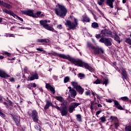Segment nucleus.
<instances>
[{"label":"nucleus","instance_id":"30","mask_svg":"<svg viewBox=\"0 0 131 131\" xmlns=\"http://www.w3.org/2000/svg\"><path fill=\"white\" fill-rule=\"evenodd\" d=\"M102 82V80L97 79L94 82V83L96 84H100Z\"/></svg>","mask_w":131,"mask_h":131},{"label":"nucleus","instance_id":"48","mask_svg":"<svg viewBox=\"0 0 131 131\" xmlns=\"http://www.w3.org/2000/svg\"><path fill=\"white\" fill-rule=\"evenodd\" d=\"M16 18H18L19 21H21V22H23V19L21 18L20 17L16 16Z\"/></svg>","mask_w":131,"mask_h":131},{"label":"nucleus","instance_id":"10","mask_svg":"<svg viewBox=\"0 0 131 131\" xmlns=\"http://www.w3.org/2000/svg\"><path fill=\"white\" fill-rule=\"evenodd\" d=\"M77 106H79V103H73L71 104V105L69 107V111L70 113H72L73 112V110L75 109L76 107H77Z\"/></svg>","mask_w":131,"mask_h":131},{"label":"nucleus","instance_id":"8","mask_svg":"<svg viewBox=\"0 0 131 131\" xmlns=\"http://www.w3.org/2000/svg\"><path fill=\"white\" fill-rule=\"evenodd\" d=\"M32 118L34 122L38 121V116L37 115V112L34 110L32 112Z\"/></svg>","mask_w":131,"mask_h":131},{"label":"nucleus","instance_id":"58","mask_svg":"<svg viewBox=\"0 0 131 131\" xmlns=\"http://www.w3.org/2000/svg\"><path fill=\"white\" fill-rule=\"evenodd\" d=\"M4 58H5V57H4L3 56L0 55L1 60H3V59H4Z\"/></svg>","mask_w":131,"mask_h":131},{"label":"nucleus","instance_id":"21","mask_svg":"<svg viewBox=\"0 0 131 131\" xmlns=\"http://www.w3.org/2000/svg\"><path fill=\"white\" fill-rule=\"evenodd\" d=\"M0 76L1 77H4V78H6V77H9V75L3 71H0Z\"/></svg>","mask_w":131,"mask_h":131},{"label":"nucleus","instance_id":"62","mask_svg":"<svg viewBox=\"0 0 131 131\" xmlns=\"http://www.w3.org/2000/svg\"><path fill=\"white\" fill-rule=\"evenodd\" d=\"M0 102H3V98L0 96Z\"/></svg>","mask_w":131,"mask_h":131},{"label":"nucleus","instance_id":"32","mask_svg":"<svg viewBox=\"0 0 131 131\" xmlns=\"http://www.w3.org/2000/svg\"><path fill=\"white\" fill-rule=\"evenodd\" d=\"M70 80V78H69V77H66L64 79V83H67V82H68V81H69Z\"/></svg>","mask_w":131,"mask_h":131},{"label":"nucleus","instance_id":"45","mask_svg":"<svg viewBox=\"0 0 131 131\" xmlns=\"http://www.w3.org/2000/svg\"><path fill=\"white\" fill-rule=\"evenodd\" d=\"M9 80L11 81V82H15V79L13 77H11L9 79Z\"/></svg>","mask_w":131,"mask_h":131},{"label":"nucleus","instance_id":"14","mask_svg":"<svg viewBox=\"0 0 131 131\" xmlns=\"http://www.w3.org/2000/svg\"><path fill=\"white\" fill-rule=\"evenodd\" d=\"M60 111L62 116H66L67 115V107L65 105L61 107Z\"/></svg>","mask_w":131,"mask_h":131},{"label":"nucleus","instance_id":"25","mask_svg":"<svg viewBox=\"0 0 131 131\" xmlns=\"http://www.w3.org/2000/svg\"><path fill=\"white\" fill-rule=\"evenodd\" d=\"M72 84L75 89H77L80 85L76 82H72Z\"/></svg>","mask_w":131,"mask_h":131},{"label":"nucleus","instance_id":"56","mask_svg":"<svg viewBox=\"0 0 131 131\" xmlns=\"http://www.w3.org/2000/svg\"><path fill=\"white\" fill-rule=\"evenodd\" d=\"M115 125L116 128H117L119 125L118 123H115Z\"/></svg>","mask_w":131,"mask_h":131},{"label":"nucleus","instance_id":"1","mask_svg":"<svg viewBox=\"0 0 131 131\" xmlns=\"http://www.w3.org/2000/svg\"><path fill=\"white\" fill-rule=\"evenodd\" d=\"M53 56H56V57H60V58H62V59H66V60H69L72 63H73L75 66H78V67H84L85 69H88L91 72H94V69H93L89 64L82 62V61L79 59H74L69 55H66L62 54H58L56 52H53L52 53Z\"/></svg>","mask_w":131,"mask_h":131},{"label":"nucleus","instance_id":"64","mask_svg":"<svg viewBox=\"0 0 131 131\" xmlns=\"http://www.w3.org/2000/svg\"><path fill=\"white\" fill-rule=\"evenodd\" d=\"M2 21H3V18L2 17H0V23L2 22Z\"/></svg>","mask_w":131,"mask_h":131},{"label":"nucleus","instance_id":"54","mask_svg":"<svg viewBox=\"0 0 131 131\" xmlns=\"http://www.w3.org/2000/svg\"><path fill=\"white\" fill-rule=\"evenodd\" d=\"M35 128L36 129H37V130H38V129H39V131H41V130H40V129L38 127V126H35Z\"/></svg>","mask_w":131,"mask_h":131},{"label":"nucleus","instance_id":"60","mask_svg":"<svg viewBox=\"0 0 131 131\" xmlns=\"http://www.w3.org/2000/svg\"><path fill=\"white\" fill-rule=\"evenodd\" d=\"M97 106H98V107H102V105H101L100 104H98V105H97Z\"/></svg>","mask_w":131,"mask_h":131},{"label":"nucleus","instance_id":"33","mask_svg":"<svg viewBox=\"0 0 131 131\" xmlns=\"http://www.w3.org/2000/svg\"><path fill=\"white\" fill-rule=\"evenodd\" d=\"M1 54H2L3 55H7L8 57H11V54L9 52H4L3 53Z\"/></svg>","mask_w":131,"mask_h":131},{"label":"nucleus","instance_id":"50","mask_svg":"<svg viewBox=\"0 0 131 131\" xmlns=\"http://www.w3.org/2000/svg\"><path fill=\"white\" fill-rule=\"evenodd\" d=\"M95 37L96 38H100L101 37V35L100 34H96L95 35Z\"/></svg>","mask_w":131,"mask_h":131},{"label":"nucleus","instance_id":"40","mask_svg":"<svg viewBox=\"0 0 131 131\" xmlns=\"http://www.w3.org/2000/svg\"><path fill=\"white\" fill-rule=\"evenodd\" d=\"M6 36H9V37H14L15 35L13 34H8L6 35Z\"/></svg>","mask_w":131,"mask_h":131},{"label":"nucleus","instance_id":"24","mask_svg":"<svg viewBox=\"0 0 131 131\" xmlns=\"http://www.w3.org/2000/svg\"><path fill=\"white\" fill-rule=\"evenodd\" d=\"M82 21L83 22H90V18L88 16H83Z\"/></svg>","mask_w":131,"mask_h":131},{"label":"nucleus","instance_id":"34","mask_svg":"<svg viewBox=\"0 0 131 131\" xmlns=\"http://www.w3.org/2000/svg\"><path fill=\"white\" fill-rule=\"evenodd\" d=\"M111 119L112 120V121H116V120H117V118H116V117H113L112 116L111 117Z\"/></svg>","mask_w":131,"mask_h":131},{"label":"nucleus","instance_id":"47","mask_svg":"<svg viewBox=\"0 0 131 131\" xmlns=\"http://www.w3.org/2000/svg\"><path fill=\"white\" fill-rule=\"evenodd\" d=\"M101 112H102V110H100L99 111H97L96 112V115H99Z\"/></svg>","mask_w":131,"mask_h":131},{"label":"nucleus","instance_id":"27","mask_svg":"<svg viewBox=\"0 0 131 131\" xmlns=\"http://www.w3.org/2000/svg\"><path fill=\"white\" fill-rule=\"evenodd\" d=\"M77 117V120L78 121H79L80 122H81V115L80 114L77 115H76Z\"/></svg>","mask_w":131,"mask_h":131},{"label":"nucleus","instance_id":"46","mask_svg":"<svg viewBox=\"0 0 131 131\" xmlns=\"http://www.w3.org/2000/svg\"><path fill=\"white\" fill-rule=\"evenodd\" d=\"M88 47H90V48H92V49H93V47H93V45H92L91 43H90V42H88Z\"/></svg>","mask_w":131,"mask_h":131},{"label":"nucleus","instance_id":"9","mask_svg":"<svg viewBox=\"0 0 131 131\" xmlns=\"http://www.w3.org/2000/svg\"><path fill=\"white\" fill-rule=\"evenodd\" d=\"M93 50H94V53L95 54V55L100 54V53H102V54L104 53V50L101 47H93Z\"/></svg>","mask_w":131,"mask_h":131},{"label":"nucleus","instance_id":"3","mask_svg":"<svg viewBox=\"0 0 131 131\" xmlns=\"http://www.w3.org/2000/svg\"><path fill=\"white\" fill-rule=\"evenodd\" d=\"M22 13L24 15H27L28 16H30L33 18H37L38 17H42V14H41V11L37 12L36 13L34 14L33 13V10H25L22 11Z\"/></svg>","mask_w":131,"mask_h":131},{"label":"nucleus","instance_id":"39","mask_svg":"<svg viewBox=\"0 0 131 131\" xmlns=\"http://www.w3.org/2000/svg\"><path fill=\"white\" fill-rule=\"evenodd\" d=\"M37 51H39V52H44L46 53V51H44L42 48H36Z\"/></svg>","mask_w":131,"mask_h":131},{"label":"nucleus","instance_id":"52","mask_svg":"<svg viewBox=\"0 0 131 131\" xmlns=\"http://www.w3.org/2000/svg\"><path fill=\"white\" fill-rule=\"evenodd\" d=\"M106 101L107 102V103H112V100L111 99H106Z\"/></svg>","mask_w":131,"mask_h":131},{"label":"nucleus","instance_id":"38","mask_svg":"<svg viewBox=\"0 0 131 131\" xmlns=\"http://www.w3.org/2000/svg\"><path fill=\"white\" fill-rule=\"evenodd\" d=\"M125 130L126 131H131V126H127L125 127Z\"/></svg>","mask_w":131,"mask_h":131},{"label":"nucleus","instance_id":"4","mask_svg":"<svg viewBox=\"0 0 131 131\" xmlns=\"http://www.w3.org/2000/svg\"><path fill=\"white\" fill-rule=\"evenodd\" d=\"M39 23L42 27L45 28V29H47V30H50V31H52V32H57L54 28H53L52 27L50 26L49 24H48V21L44 20H41L39 21Z\"/></svg>","mask_w":131,"mask_h":131},{"label":"nucleus","instance_id":"42","mask_svg":"<svg viewBox=\"0 0 131 131\" xmlns=\"http://www.w3.org/2000/svg\"><path fill=\"white\" fill-rule=\"evenodd\" d=\"M78 77H84V74L82 73H79L78 74Z\"/></svg>","mask_w":131,"mask_h":131},{"label":"nucleus","instance_id":"63","mask_svg":"<svg viewBox=\"0 0 131 131\" xmlns=\"http://www.w3.org/2000/svg\"><path fill=\"white\" fill-rule=\"evenodd\" d=\"M4 105H6V106H8V103L7 102H4Z\"/></svg>","mask_w":131,"mask_h":131},{"label":"nucleus","instance_id":"16","mask_svg":"<svg viewBox=\"0 0 131 131\" xmlns=\"http://www.w3.org/2000/svg\"><path fill=\"white\" fill-rule=\"evenodd\" d=\"M114 103L116 108H118V109H119L120 110H123L122 106L120 105V104L117 100H114Z\"/></svg>","mask_w":131,"mask_h":131},{"label":"nucleus","instance_id":"17","mask_svg":"<svg viewBox=\"0 0 131 131\" xmlns=\"http://www.w3.org/2000/svg\"><path fill=\"white\" fill-rule=\"evenodd\" d=\"M114 0H106V5L108 7H111V9H113V2Z\"/></svg>","mask_w":131,"mask_h":131},{"label":"nucleus","instance_id":"36","mask_svg":"<svg viewBox=\"0 0 131 131\" xmlns=\"http://www.w3.org/2000/svg\"><path fill=\"white\" fill-rule=\"evenodd\" d=\"M100 119L102 122H105V121H106V117H102Z\"/></svg>","mask_w":131,"mask_h":131},{"label":"nucleus","instance_id":"49","mask_svg":"<svg viewBox=\"0 0 131 131\" xmlns=\"http://www.w3.org/2000/svg\"><path fill=\"white\" fill-rule=\"evenodd\" d=\"M5 13H6L7 14H9V15H11L12 12L9 11V10H6Z\"/></svg>","mask_w":131,"mask_h":131},{"label":"nucleus","instance_id":"28","mask_svg":"<svg viewBox=\"0 0 131 131\" xmlns=\"http://www.w3.org/2000/svg\"><path fill=\"white\" fill-rule=\"evenodd\" d=\"M52 107H53V108H56V109H57V110H59L60 111H61V110H62V108H63V107H62L61 106V108H60V107L58 106H55L54 105H52Z\"/></svg>","mask_w":131,"mask_h":131},{"label":"nucleus","instance_id":"7","mask_svg":"<svg viewBox=\"0 0 131 131\" xmlns=\"http://www.w3.org/2000/svg\"><path fill=\"white\" fill-rule=\"evenodd\" d=\"M100 34H102L104 36H111L112 35V32L105 29L101 31Z\"/></svg>","mask_w":131,"mask_h":131},{"label":"nucleus","instance_id":"59","mask_svg":"<svg viewBox=\"0 0 131 131\" xmlns=\"http://www.w3.org/2000/svg\"><path fill=\"white\" fill-rule=\"evenodd\" d=\"M28 69L27 67H25V68H24V70H25V72H26L27 71Z\"/></svg>","mask_w":131,"mask_h":131},{"label":"nucleus","instance_id":"43","mask_svg":"<svg viewBox=\"0 0 131 131\" xmlns=\"http://www.w3.org/2000/svg\"><path fill=\"white\" fill-rule=\"evenodd\" d=\"M115 40H116L117 41H119V42L120 39H119V37H118V36H116L115 37Z\"/></svg>","mask_w":131,"mask_h":131},{"label":"nucleus","instance_id":"12","mask_svg":"<svg viewBox=\"0 0 131 131\" xmlns=\"http://www.w3.org/2000/svg\"><path fill=\"white\" fill-rule=\"evenodd\" d=\"M34 79H38V75L36 73L33 74L31 76H29L28 78V80L32 81Z\"/></svg>","mask_w":131,"mask_h":131},{"label":"nucleus","instance_id":"5","mask_svg":"<svg viewBox=\"0 0 131 131\" xmlns=\"http://www.w3.org/2000/svg\"><path fill=\"white\" fill-rule=\"evenodd\" d=\"M67 25L69 26L70 29H74L76 27H77V25H78V19L77 18L74 17V22H71L70 20H67Z\"/></svg>","mask_w":131,"mask_h":131},{"label":"nucleus","instance_id":"15","mask_svg":"<svg viewBox=\"0 0 131 131\" xmlns=\"http://www.w3.org/2000/svg\"><path fill=\"white\" fill-rule=\"evenodd\" d=\"M46 89H48L50 90L51 92H52V94H53V95L56 93V92L55 91V88L52 87V85H51L50 84L46 83Z\"/></svg>","mask_w":131,"mask_h":131},{"label":"nucleus","instance_id":"29","mask_svg":"<svg viewBox=\"0 0 131 131\" xmlns=\"http://www.w3.org/2000/svg\"><path fill=\"white\" fill-rule=\"evenodd\" d=\"M105 2V0H98L97 1V3L99 6H102L103 5V3Z\"/></svg>","mask_w":131,"mask_h":131},{"label":"nucleus","instance_id":"53","mask_svg":"<svg viewBox=\"0 0 131 131\" xmlns=\"http://www.w3.org/2000/svg\"><path fill=\"white\" fill-rule=\"evenodd\" d=\"M57 28L58 29H62V25H59L57 26Z\"/></svg>","mask_w":131,"mask_h":131},{"label":"nucleus","instance_id":"44","mask_svg":"<svg viewBox=\"0 0 131 131\" xmlns=\"http://www.w3.org/2000/svg\"><path fill=\"white\" fill-rule=\"evenodd\" d=\"M85 95L86 96H89V95H91V91L89 90L88 91L85 92Z\"/></svg>","mask_w":131,"mask_h":131},{"label":"nucleus","instance_id":"37","mask_svg":"<svg viewBox=\"0 0 131 131\" xmlns=\"http://www.w3.org/2000/svg\"><path fill=\"white\" fill-rule=\"evenodd\" d=\"M108 79H105L103 82V84H105V85H107V84L108 83Z\"/></svg>","mask_w":131,"mask_h":131},{"label":"nucleus","instance_id":"51","mask_svg":"<svg viewBox=\"0 0 131 131\" xmlns=\"http://www.w3.org/2000/svg\"><path fill=\"white\" fill-rule=\"evenodd\" d=\"M10 15H11V16H12L13 17H14L15 18V17H17V15H16L15 14H14V13L11 12V13L10 14Z\"/></svg>","mask_w":131,"mask_h":131},{"label":"nucleus","instance_id":"19","mask_svg":"<svg viewBox=\"0 0 131 131\" xmlns=\"http://www.w3.org/2000/svg\"><path fill=\"white\" fill-rule=\"evenodd\" d=\"M37 42H41V43H47L49 41L48 39H38L37 40Z\"/></svg>","mask_w":131,"mask_h":131},{"label":"nucleus","instance_id":"26","mask_svg":"<svg viewBox=\"0 0 131 131\" xmlns=\"http://www.w3.org/2000/svg\"><path fill=\"white\" fill-rule=\"evenodd\" d=\"M92 27L93 28H98L99 27V24L97 23H93L92 24Z\"/></svg>","mask_w":131,"mask_h":131},{"label":"nucleus","instance_id":"13","mask_svg":"<svg viewBox=\"0 0 131 131\" xmlns=\"http://www.w3.org/2000/svg\"><path fill=\"white\" fill-rule=\"evenodd\" d=\"M119 72L121 73L123 79H126L127 78V75L126 74V71H125V70L121 68L119 70Z\"/></svg>","mask_w":131,"mask_h":131},{"label":"nucleus","instance_id":"61","mask_svg":"<svg viewBox=\"0 0 131 131\" xmlns=\"http://www.w3.org/2000/svg\"><path fill=\"white\" fill-rule=\"evenodd\" d=\"M122 2H123V4H125V3H126V0H123Z\"/></svg>","mask_w":131,"mask_h":131},{"label":"nucleus","instance_id":"35","mask_svg":"<svg viewBox=\"0 0 131 131\" xmlns=\"http://www.w3.org/2000/svg\"><path fill=\"white\" fill-rule=\"evenodd\" d=\"M125 42H126L127 43H129V45H130V46H131V39H130L126 38L125 39Z\"/></svg>","mask_w":131,"mask_h":131},{"label":"nucleus","instance_id":"57","mask_svg":"<svg viewBox=\"0 0 131 131\" xmlns=\"http://www.w3.org/2000/svg\"><path fill=\"white\" fill-rule=\"evenodd\" d=\"M32 86H33V88H36V84H35V83L32 84Z\"/></svg>","mask_w":131,"mask_h":131},{"label":"nucleus","instance_id":"20","mask_svg":"<svg viewBox=\"0 0 131 131\" xmlns=\"http://www.w3.org/2000/svg\"><path fill=\"white\" fill-rule=\"evenodd\" d=\"M76 91H78L80 95H82L83 94V92H84V90L81 88V86H79L76 89Z\"/></svg>","mask_w":131,"mask_h":131},{"label":"nucleus","instance_id":"11","mask_svg":"<svg viewBox=\"0 0 131 131\" xmlns=\"http://www.w3.org/2000/svg\"><path fill=\"white\" fill-rule=\"evenodd\" d=\"M55 99L59 101V102H60V103H62L61 104V106H64L65 104L64 103H66V100H65V99L63 98L62 96H56Z\"/></svg>","mask_w":131,"mask_h":131},{"label":"nucleus","instance_id":"23","mask_svg":"<svg viewBox=\"0 0 131 131\" xmlns=\"http://www.w3.org/2000/svg\"><path fill=\"white\" fill-rule=\"evenodd\" d=\"M52 105H53V104L52 103V102L51 101H47L46 105H45L44 109L45 110H47V109H49V107H50V106H52Z\"/></svg>","mask_w":131,"mask_h":131},{"label":"nucleus","instance_id":"6","mask_svg":"<svg viewBox=\"0 0 131 131\" xmlns=\"http://www.w3.org/2000/svg\"><path fill=\"white\" fill-rule=\"evenodd\" d=\"M99 41L104 43L106 47L112 46V39L111 38L102 37L99 40Z\"/></svg>","mask_w":131,"mask_h":131},{"label":"nucleus","instance_id":"22","mask_svg":"<svg viewBox=\"0 0 131 131\" xmlns=\"http://www.w3.org/2000/svg\"><path fill=\"white\" fill-rule=\"evenodd\" d=\"M69 92L71 94L72 97H73V98H75V96H76V91H75L74 89H72V90H69Z\"/></svg>","mask_w":131,"mask_h":131},{"label":"nucleus","instance_id":"31","mask_svg":"<svg viewBox=\"0 0 131 131\" xmlns=\"http://www.w3.org/2000/svg\"><path fill=\"white\" fill-rule=\"evenodd\" d=\"M121 100H122V101H126V102H127L129 99L127 97L125 96V97H121Z\"/></svg>","mask_w":131,"mask_h":131},{"label":"nucleus","instance_id":"55","mask_svg":"<svg viewBox=\"0 0 131 131\" xmlns=\"http://www.w3.org/2000/svg\"><path fill=\"white\" fill-rule=\"evenodd\" d=\"M14 120L16 122V123H19V121H20L19 118H18L17 120H16V119H14Z\"/></svg>","mask_w":131,"mask_h":131},{"label":"nucleus","instance_id":"18","mask_svg":"<svg viewBox=\"0 0 131 131\" xmlns=\"http://www.w3.org/2000/svg\"><path fill=\"white\" fill-rule=\"evenodd\" d=\"M1 6L5 7V8H7V9H12V6L11 5L8 4L6 3V2H4V1H2V2H1Z\"/></svg>","mask_w":131,"mask_h":131},{"label":"nucleus","instance_id":"2","mask_svg":"<svg viewBox=\"0 0 131 131\" xmlns=\"http://www.w3.org/2000/svg\"><path fill=\"white\" fill-rule=\"evenodd\" d=\"M54 12L58 17L64 18L66 16L68 10L63 5L58 4L56 5V7L54 9Z\"/></svg>","mask_w":131,"mask_h":131},{"label":"nucleus","instance_id":"41","mask_svg":"<svg viewBox=\"0 0 131 131\" xmlns=\"http://www.w3.org/2000/svg\"><path fill=\"white\" fill-rule=\"evenodd\" d=\"M0 116H2V117H5V115H4L3 112H2V110H0Z\"/></svg>","mask_w":131,"mask_h":131}]
</instances>
